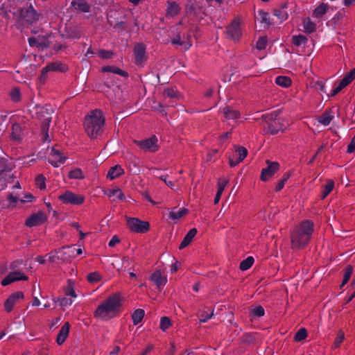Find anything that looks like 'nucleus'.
<instances>
[{"label":"nucleus","instance_id":"obj_14","mask_svg":"<svg viewBox=\"0 0 355 355\" xmlns=\"http://www.w3.org/2000/svg\"><path fill=\"white\" fill-rule=\"evenodd\" d=\"M28 276L25 275L20 271L16 270L10 272L4 279H2L1 284L3 286H6L14 282L23 280H28Z\"/></svg>","mask_w":355,"mask_h":355},{"label":"nucleus","instance_id":"obj_31","mask_svg":"<svg viewBox=\"0 0 355 355\" xmlns=\"http://www.w3.org/2000/svg\"><path fill=\"white\" fill-rule=\"evenodd\" d=\"M280 112V110H276L270 113L265 114L262 116V118L264 121V122L268 125H270V123H272L279 116V114Z\"/></svg>","mask_w":355,"mask_h":355},{"label":"nucleus","instance_id":"obj_43","mask_svg":"<svg viewBox=\"0 0 355 355\" xmlns=\"http://www.w3.org/2000/svg\"><path fill=\"white\" fill-rule=\"evenodd\" d=\"M68 176L70 179L83 180L85 178L82 170L79 168L70 171Z\"/></svg>","mask_w":355,"mask_h":355},{"label":"nucleus","instance_id":"obj_21","mask_svg":"<svg viewBox=\"0 0 355 355\" xmlns=\"http://www.w3.org/2000/svg\"><path fill=\"white\" fill-rule=\"evenodd\" d=\"M150 280L155 283L158 288H160L162 286L166 284L167 279L165 277L162 275L160 270L155 271L150 277Z\"/></svg>","mask_w":355,"mask_h":355},{"label":"nucleus","instance_id":"obj_5","mask_svg":"<svg viewBox=\"0 0 355 355\" xmlns=\"http://www.w3.org/2000/svg\"><path fill=\"white\" fill-rule=\"evenodd\" d=\"M20 19L25 23L32 24L39 21L41 13L37 12L31 3L19 8L17 10Z\"/></svg>","mask_w":355,"mask_h":355},{"label":"nucleus","instance_id":"obj_29","mask_svg":"<svg viewBox=\"0 0 355 355\" xmlns=\"http://www.w3.org/2000/svg\"><path fill=\"white\" fill-rule=\"evenodd\" d=\"M22 128L18 123H15L12 126L11 137L15 140H20L22 137Z\"/></svg>","mask_w":355,"mask_h":355},{"label":"nucleus","instance_id":"obj_39","mask_svg":"<svg viewBox=\"0 0 355 355\" xmlns=\"http://www.w3.org/2000/svg\"><path fill=\"white\" fill-rule=\"evenodd\" d=\"M304 28L306 33H311L315 30V24L311 21L310 18H305L304 20Z\"/></svg>","mask_w":355,"mask_h":355},{"label":"nucleus","instance_id":"obj_6","mask_svg":"<svg viewBox=\"0 0 355 355\" xmlns=\"http://www.w3.org/2000/svg\"><path fill=\"white\" fill-rule=\"evenodd\" d=\"M128 228L134 232L146 233L150 229V223L147 221H142L138 218L126 217Z\"/></svg>","mask_w":355,"mask_h":355},{"label":"nucleus","instance_id":"obj_51","mask_svg":"<svg viewBox=\"0 0 355 355\" xmlns=\"http://www.w3.org/2000/svg\"><path fill=\"white\" fill-rule=\"evenodd\" d=\"M163 96H164L165 99L166 98H178V92L172 88H166L163 91Z\"/></svg>","mask_w":355,"mask_h":355},{"label":"nucleus","instance_id":"obj_58","mask_svg":"<svg viewBox=\"0 0 355 355\" xmlns=\"http://www.w3.org/2000/svg\"><path fill=\"white\" fill-rule=\"evenodd\" d=\"M344 338H345L344 332L342 330H340L338 332L337 336L334 340V347L337 348V347H340V345L343 341Z\"/></svg>","mask_w":355,"mask_h":355},{"label":"nucleus","instance_id":"obj_53","mask_svg":"<svg viewBox=\"0 0 355 355\" xmlns=\"http://www.w3.org/2000/svg\"><path fill=\"white\" fill-rule=\"evenodd\" d=\"M10 96L12 101L18 102L21 100V93L18 88H13L10 92Z\"/></svg>","mask_w":355,"mask_h":355},{"label":"nucleus","instance_id":"obj_33","mask_svg":"<svg viewBox=\"0 0 355 355\" xmlns=\"http://www.w3.org/2000/svg\"><path fill=\"white\" fill-rule=\"evenodd\" d=\"M180 12V6L179 5L173 1L168 3V6L166 9V15L168 16H175L177 15Z\"/></svg>","mask_w":355,"mask_h":355},{"label":"nucleus","instance_id":"obj_56","mask_svg":"<svg viewBox=\"0 0 355 355\" xmlns=\"http://www.w3.org/2000/svg\"><path fill=\"white\" fill-rule=\"evenodd\" d=\"M267 43H268L267 37H261L259 38V40L257 42L256 47L259 50H263L266 49Z\"/></svg>","mask_w":355,"mask_h":355},{"label":"nucleus","instance_id":"obj_38","mask_svg":"<svg viewBox=\"0 0 355 355\" xmlns=\"http://www.w3.org/2000/svg\"><path fill=\"white\" fill-rule=\"evenodd\" d=\"M210 311L209 308L205 307L199 316L200 322H206L209 319L211 318L214 315V310L212 309L211 313L208 312Z\"/></svg>","mask_w":355,"mask_h":355},{"label":"nucleus","instance_id":"obj_45","mask_svg":"<svg viewBox=\"0 0 355 355\" xmlns=\"http://www.w3.org/2000/svg\"><path fill=\"white\" fill-rule=\"evenodd\" d=\"M334 187V182L333 180H329L327 184L324 186L322 193V199H324L333 190Z\"/></svg>","mask_w":355,"mask_h":355},{"label":"nucleus","instance_id":"obj_2","mask_svg":"<svg viewBox=\"0 0 355 355\" xmlns=\"http://www.w3.org/2000/svg\"><path fill=\"white\" fill-rule=\"evenodd\" d=\"M122 306L120 293H114L103 301L94 312V316L103 320H107L115 316Z\"/></svg>","mask_w":355,"mask_h":355},{"label":"nucleus","instance_id":"obj_50","mask_svg":"<svg viewBox=\"0 0 355 355\" xmlns=\"http://www.w3.org/2000/svg\"><path fill=\"white\" fill-rule=\"evenodd\" d=\"M258 15L261 18V23H265L267 25H270V21L269 18V14L267 12H265L263 10H260L258 11Z\"/></svg>","mask_w":355,"mask_h":355},{"label":"nucleus","instance_id":"obj_44","mask_svg":"<svg viewBox=\"0 0 355 355\" xmlns=\"http://www.w3.org/2000/svg\"><path fill=\"white\" fill-rule=\"evenodd\" d=\"M67 283L68 286L64 289L65 295L71 296L73 297H76L77 295L74 291V282L71 279H68Z\"/></svg>","mask_w":355,"mask_h":355},{"label":"nucleus","instance_id":"obj_25","mask_svg":"<svg viewBox=\"0 0 355 355\" xmlns=\"http://www.w3.org/2000/svg\"><path fill=\"white\" fill-rule=\"evenodd\" d=\"M268 129L271 135H276L279 131H284V124L280 121V119L277 118L272 123L268 126Z\"/></svg>","mask_w":355,"mask_h":355},{"label":"nucleus","instance_id":"obj_10","mask_svg":"<svg viewBox=\"0 0 355 355\" xmlns=\"http://www.w3.org/2000/svg\"><path fill=\"white\" fill-rule=\"evenodd\" d=\"M47 216L43 211L31 214L25 221V225L28 227L38 226L46 222Z\"/></svg>","mask_w":355,"mask_h":355},{"label":"nucleus","instance_id":"obj_63","mask_svg":"<svg viewBox=\"0 0 355 355\" xmlns=\"http://www.w3.org/2000/svg\"><path fill=\"white\" fill-rule=\"evenodd\" d=\"M113 55V52L111 51L101 49L98 52V55L103 59H109Z\"/></svg>","mask_w":355,"mask_h":355},{"label":"nucleus","instance_id":"obj_18","mask_svg":"<svg viewBox=\"0 0 355 355\" xmlns=\"http://www.w3.org/2000/svg\"><path fill=\"white\" fill-rule=\"evenodd\" d=\"M51 157L49 158V162L54 167H58L59 164H63L67 159V157L62 155L59 150L54 147L51 148Z\"/></svg>","mask_w":355,"mask_h":355},{"label":"nucleus","instance_id":"obj_26","mask_svg":"<svg viewBox=\"0 0 355 355\" xmlns=\"http://www.w3.org/2000/svg\"><path fill=\"white\" fill-rule=\"evenodd\" d=\"M228 182V180H223L221 178H220L218 180V191H217V193L215 196V198H214V204H217L220 199V197H221V195L225 189V186L227 185Z\"/></svg>","mask_w":355,"mask_h":355},{"label":"nucleus","instance_id":"obj_49","mask_svg":"<svg viewBox=\"0 0 355 355\" xmlns=\"http://www.w3.org/2000/svg\"><path fill=\"white\" fill-rule=\"evenodd\" d=\"M12 167L8 164V159L0 157V175L7 171H11Z\"/></svg>","mask_w":355,"mask_h":355},{"label":"nucleus","instance_id":"obj_17","mask_svg":"<svg viewBox=\"0 0 355 355\" xmlns=\"http://www.w3.org/2000/svg\"><path fill=\"white\" fill-rule=\"evenodd\" d=\"M235 151L239 154V157L234 160V155L229 157V164L232 167L236 166L239 163L242 162L248 155V150L243 146H234Z\"/></svg>","mask_w":355,"mask_h":355},{"label":"nucleus","instance_id":"obj_15","mask_svg":"<svg viewBox=\"0 0 355 355\" xmlns=\"http://www.w3.org/2000/svg\"><path fill=\"white\" fill-rule=\"evenodd\" d=\"M24 295L21 291H17L11 294L4 302V308L6 312H10L12 311L13 307L19 299H23Z\"/></svg>","mask_w":355,"mask_h":355},{"label":"nucleus","instance_id":"obj_54","mask_svg":"<svg viewBox=\"0 0 355 355\" xmlns=\"http://www.w3.org/2000/svg\"><path fill=\"white\" fill-rule=\"evenodd\" d=\"M171 325V321L168 317L164 316L160 320V329L166 331Z\"/></svg>","mask_w":355,"mask_h":355},{"label":"nucleus","instance_id":"obj_35","mask_svg":"<svg viewBox=\"0 0 355 355\" xmlns=\"http://www.w3.org/2000/svg\"><path fill=\"white\" fill-rule=\"evenodd\" d=\"M329 6L327 3H321L313 11V15L315 17H322L327 11Z\"/></svg>","mask_w":355,"mask_h":355},{"label":"nucleus","instance_id":"obj_22","mask_svg":"<svg viewBox=\"0 0 355 355\" xmlns=\"http://www.w3.org/2000/svg\"><path fill=\"white\" fill-rule=\"evenodd\" d=\"M71 6L74 9L83 12H89L90 11V6L85 0H73L71 1Z\"/></svg>","mask_w":355,"mask_h":355},{"label":"nucleus","instance_id":"obj_23","mask_svg":"<svg viewBox=\"0 0 355 355\" xmlns=\"http://www.w3.org/2000/svg\"><path fill=\"white\" fill-rule=\"evenodd\" d=\"M197 232V229L196 228L191 229L183 239V241L179 246V249L182 250L188 246L191 243L194 236L196 235Z\"/></svg>","mask_w":355,"mask_h":355},{"label":"nucleus","instance_id":"obj_11","mask_svg":"<svg viewBox=\"0 0 355 355\" xmlns=\"http://www.w3.org/2000/svg\"><path fill=\"white\" fill-rule=\"evenodd\" d=\"M157 142V138L155 135H153L151 137L142 141H135V143L142 150L153 153L157 151L158 149Z\"/></svg>","mask_w":355,"mask_h":355},{"label":"nucleus","instance_id":"obj_47","mask_svg":"<svg viewBox=\"0 0 355 355\" xmlns=\"http://www.w3.org/2000/svg\"><path fill=\"white\" fill-rule=\"evenodd\" d=\"M171 43L173 45H184L185 50H188L192 45L190 41L187 43L184 41H182L180 35H178L176 38L173 39L171 40Z\"/></svg>","mask_w":355,"mask_h":355},{"label":"nucleus","instance_id":"obj_52","mask_svg":"<svg viewBox=\"0 0 355 355\" xmlns=\"http://www.w3.org/2000/svg\"><path fill=\"white\" fill-rule=\"evenodd\" d=\"M292 40L293 43L297 46L304 44L307 41L306 37L302 35L293 36Z\"/></svg>","mask_w":355,"mask_h":355},{"label":"nucleus","instance_id":"obj_13","mask_svg":"<svg viewBox=\"0 0 355 355\" xmlns=\"http://www.w3.org/2000/svg\"><path fill=\"white\" fill-rule=\"evenodd\" d=\"M68 69V67L66 64H64L60 62H51L47 64L45 67L42 69L40 79L41 80H44L46 76V73L49 71H60V72H65Z\"/></svg>","mask_w":355,"mask_h":355},{"label":"nucleus","instance_id":"obj_4","mask_svg":"<svg viewBox=\"0 0 355 355\" xmlns=\"http://www.w3.org/2000/svg\"><path fill=\"white\" fill-rule=\"evenodd\" d=\"M53 113L54 110L51 107L44 106L36 107L35 118L41 121L40 130L42 142L46 141L49 139V129Z\"/></svg>","mask_w":355,"mask_h":355},{"label":"nucleus","instance_id":"obj_40","mask_svg":"<svg viewBox=\"0 0 355 355\" xmlns=\"http://www.w3.org/2000/svg\"><path fill=\"white\" fill-rule=\"evenodd\" d=\"M286 6L287 3H284L282 9H275L273 11L274 15L280 19L281 21L286 20L288 18V13L284 10L286 8Z\"/></svg>","mask_w":355,"mask_h":355},{"label":"nucleus","instance_id":"obj_7","mask_svg":"<svg viewBox=\"0 0 355 355\" xmlns=\"http://www.w3.org/2000/svg\"><path fill=\"white\" fill-rule=\"evenodd\" d=\"M225 34L227 38L234 42H237L240 40L242 33L240 22L238 19L236 18L232 20V21L226 27Z\"/></svg>","mask_w":355,"mask_h":355},{"label":"nucleus","instance_id":"obj_19","mask_svg":"<svg viewBox=\"0 0 355 355\" xmlns=\"http://www.w3.org/2000/svg\"><path fill=\"white\" fill-rule=\"evenodd\" d=\"M185 10L187 14L193 15L196 17L205 14V8L197 3H187L185 7Z\"/></svg>","mask_w":355,"mask_h":355},{"label":"nucleus","instance_id":"obj_46","mask_svg":"<svg viewBox=\"0 0 355 355\" xmlns=\"http://www.w3.org/2000/svg\"><path fill=\"white\" fill-rule=\"evenodd\" d=\"M290 177H291V172H286V173H284L282 180L277 183V184L275 187V191H281L284 188L285 183L289 179Z\"/></svg>","mask_w":355,"mask_h":355},{"label":"nucleus","instance_id":"obj_59","mask_svg":"<svg viewBox=\"0 0 355 355\" xmlns=\"http://www.w3.org/2000/svg\"><path fill=\"white\" fill-rule=\"evenodd\" d=\"M264 313V309L261 306H258L251 311V314L254 317H261Z\"/></svg>","mask_w":355,"mask_h":355},{"label":"nucleus","instance_id":"obj_64","mask_svg":"<svg viewBox=\"0 0 355 355\" xmlns=\"http://www.w3.org/2000/svg\"><path fill=\"white\" fill-rule=\"evenodd\" d=\"M355 150V135L352 138L347 146V153H352Z\"/></svg>","mask_w":355,"mask_h":355},{"label":"nucleus","instance_id":"obj_48","mask_svg":"<svg viewBox=\"0 0 355 355\" xmlns=\"http://www.w3.org/2000/svg\"><path fill=\"white\" fill-rule=\"evenodd\" d=\"M307 337V331L306 329L302 328L299 329L294 336V340L295 341H302L304 340Z\"/></svg>","mask_w":355,"mask_h":355},{"label":"nucleus","instance_id":"obj_34","mask_svg":"<svg viewBox=\"0 0 355 355\" xmlns=\"http://www.w3.org/2000/svg\"><path fill=\"white\" fill-rule=\"evenodd\" d=\"M353 270L354 268L351 265H348L345 268L343 282L340 286V288H342L349 282L350 277L353 273Z\"/></svg>","mask_w":355,"mask_h":355},{"label":"nucleus","instance_id":"obj_36","mask_svg":"<svg viewBox=\"0 0 355 355\" xmlns=\"http://www.w3.org/2000/svg\"><path fill=\"white\" fill-rule=\"evenodd\" d=\"M291 80L289 77L279 76L275 79V83L283 87H288L291 85Z\"/></svg>","mask_w":355,"mask_h":355},{"label":"nucleus","instance_id":"obj_20","mask_svg":"<svg viewBox=\"0 0 355 355\" xmlns=\"http://www.w3.org/2000/svg\"><path fill=\"white\" fill-rule=\"evenodd\" d=\"M69 328L70 324L68 322H65L64 324L61 327L56 338V343L58 345H61L64 343L69 335Z\"/></svg>","mask_w":355,"mask_h":355},{"label":"nucleus","instance_id":"obj_30","mask_svg":"<svg viewBox=\"0 0 355 355\" xmlns=\"http://www.w3.org/2000/svg\"><path fill=\"white\" fill-rule=\"evenodd\" d=\"M333 119L334 115L331 114V110H326L321 116H319L318 122L324 125H328Z\"/></svg>","mask_w":355,"mask_h":355},{"label":"nucleus","instance_id":"obj_28","mask_svg":"<svg viewBox=\"0 0 355 355\" xmlns=\"http://www.w3.org/2000/svg\"><path fill=\"white\" fill-rule=\"evenodd\" d=\"M223 115L227 119H236L240 117V112L227 106L223 109Z\"/></svg>","mask_w":355,"mask_h":355},{"label":"nucleus","instance_id":"obj_42","mask_svg":"<svg viewBox=\"0 0 355 355\" xmlns=\"http://www.w3.org/2000/svg\"><path fill=\"white\" fill-rule=\"evenodd\" d=\"M38 47L42 49H47L50 46L51 42L48 40V36L46 35H38Z\"/></svg>","mask_w":355,"mask_h":355},{"label":"nucleus","instance_id":"obj_37","mask_svg":"<svg viewBox=\"0 0 355 355\" xmlns=\"http://www.w3.org/2000/svg\"><path fill=\"white\" fill-rule=\"evenodd\" d=\"M188 209L182 208L178 211H171L169 213V218L172 220H178L188 213Z\"/></svg>","mask_w":355,"mask_h":355},{"label":"nucleus","instance_id":"obj_3","mask_svg":"<svg viewBox=\"0 0 355 355\" xmlns=\"http://www.w3.org/2000/svg\"><path fill=\"white\" fill-rule=\"evenodd\" d=\"M105 123V119L100 110H95L92 114L85 119V129L87 134L92 139L97 137L102 132V128Z\"/></svg>","mask_w":355,"mask_h":355},{"label":"nucleus","instance_id":"obj_24","mask_svg":"<svg viewBox=\"0 0 355 355\" xmlns=\"http://www.w3.org/2000/svg\"><path fill=\"white\" fill-rule=\"evenodd\" d=\"M123 173L124 171L121 166L116 164L110 168L107 174V178L110 180H114L121 176Z\"/></svg>","mask_w":355,"mask_h":355},{"label":"nucleus","instance_id":"obj_57","mask_svg":"<svg viewBox=\"0 0 355 355\" xmlns=\"http://www.w3.org/2000/svg\"><path fill=\"white\" fill-rule=\"evenodd\" d=\"M255 340V337L252 334H245L241 338V341L245 343L250 345L254 343Z\"/></svg>","mask_w":355,"mask_h":355},{"label":"nucleus","instance_id":"obj_12","mask_svg":"<svg viewBox=\"0 0 355 355\" xmlns=\"http://www.w3.org/2000/svg\"><path fill=\"white\" fill-rule=\"evenodd\" d=\"M266 164L268 166L262 169L260 176V179L264 182L267 181L279 168V164L277 162L266 160Z\"/></svg>","mask_w":355,"mask_h":355},{"label":"nucleus","instance_id":"obj_9","mask_svg":"<svg viewBox=\"0 0 355 355\" xmlns=\"http://www.w3.org/2000/svg\"><path fill=\"white\" fill-rule=\"evenodd\" d=\"M58 198L64 204L81 205L83 203L85 198L83 195L76 194L71 191H66L64 193L60 195Z\"/></svg>","mask_w":355,"mask_h":355},{"label":"nucleus","instance_id":"obj_60","mask_svg":"<svg viewBox=\"0 0 355 355\" xmlns=\"http://www.w3.org/2000/svg\"><path fill=\"white\" fill-rule=\"evenodd\" d=\"M101 279V275L99 273L94 272H91L87 275V281L90 283L97 282Z\"/></svg>","mask_w":355,"mask_h":355},{"label":"nucleus","instance_id":"obj_62","mask_svg":"<svg viewBox=\"0 0 355 355\" xmlns=\"http://www.w3.org/2000/svg\"><path fill=\"white\" fill-rule=\"evenodd\" d=\"M35 181H36V184L37 186L40 189H43L45 188V178L44 177L43 175H39L36 179H35Z\"/></svg>","mask_w":355,"mask_h":355},{"label":"nucleus","instance_id":"obj_27","mask_svg":"<svg viewBox=\"0 0 355 355\" xmlns=\"http://www.w3.org/2000/svg\"><path fill=\"white\" fill-rule=\"evenodd\" d=\"M101 71L105 73V72H112L115 74H119L123 77L128 76V73L126 71H125L115 66H110V65L104 66L102 67Z\"/></svg>","mask_w":355,"mask_h":355},{"label":"nucleus","instance_id":"obj_61","mask_svg":"<svg viewBox=\"0 0 355 355\" xmlns=\"http://www.w3.org/2000/svg\"><path fill=\"white\" fill-rule=\"evenodd\" d=\"M110 196H114L118 200H123L125 198V196L123 193L122 191L119 189H114L110 191Z\"/></svg>","mask_w":355,"mask_h":355},{"label":"nucleus","instance_id":"obj_8","mask_svg":"<svg viewBox=\"0 0 355 355\" xmlns=\"http://www.w3.org/2000/svg\"><path fill=\"white\" fill-rule=\"evenodd\" d=\"M57 255V259H60L63 262L69 261L71 258L76 257V248L74 245L63 246L55 250Z\"/></svg>","mask_w":355,"mask_h":355},{"label":"nucleus","instance_id":"obj_16","mask_svg":"<svg viewBox=\"0 0 355 355\" xmlns=\"http://www.w3.org/2000/svg\"><path fill=\"white\" fill-rule=\"evenodd\" d=\"M135 64H141L146 59V46L143 43H138L134 47Z\"/></svg>","mask_w":355,"mask_h":355},{"label":"nucleus","instance_id":"obj_41","mask_svg":"<svg viewBox=\"0 0 355 355\" xmlns=\"http://www.w3.org/2000/svg\"><path fill=\"white\" fill-rule=\"evenodd\" d=\"M253 263L254 258L252 257H248L240 263L239 268L243 271L246 270L252 266Z\"/></svg>","mask_w":355,"mask_h":355},{"label":"nucleus","instance_id":"obj_55","mask_svg":"<svg viewBox=\"0 0 355 355\" xmlns=\"http://www.w3.org/2000/svg\"><path fill=\"white\" fill-rule=\"evenodd\" d=\"M55 302H59L60 306L62 308H65L68 306H70L72 304V300L69 298L64 297H58L57 300H54Z\"/></svg>","mask_w":355,"mask_h":355},{"label":"nucleus","instance_id":"obj_32","mask_svg":"<svg viewBox=\"0 0 355 355\" xmlns=\"http://www.w3.org/2000/svg\"><path fill=\"white\" fill-rule=\"evenodd\" d=\"M145 315L144 310L141 309H136L132 314V319L134 325L140 323Z\"/></svg>","mask_w":355,"mask_h":355},{"label":"nucleus","instance_id":"obj_1","mask_svg":"<svg viewBox=\"0 0 355 355\" xmlns=\"http://www.w3.org/2000/svg\"><path fill=\"white\" fill-rule=\"evenodd\" d=\"M313 232V223L306 220L291 233V248L298 250L304 248L310 241Z\"/></svg>","mask_w":355,"mask_h":355}]
</instances>
